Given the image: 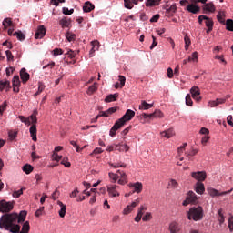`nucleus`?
<instances>
[{
  "label": "nucleus",
  "instance_id": "f257e3e1",
  "mask_svg": "<svg viewBox=\"0 0 233 233\" xmlns=\"http://www.w3.org/2000/svg\"><path fill=\"white\" fill-rule=\"evenodd\" d=\"M17 223V213L5 214L0 218V228L9 230L11 233L21 232V226Z\"/></svg>",
  "mask_w": 233,
  "mask_h": 233
},
{
  "label": "nucleus",
  "instance_id": "f03ea898",
  "mask_svg": "<svg viewBox=\"0 0 233 233\" xmlns=\"http://www.w3.org/2000/svg\"><path fill=\"white\" fill-rule=\"evenodd\" d=\"M187 219L201 221L203 219V208L201 206L191 208L187 212Z\"/></svg>",
  "mask_w": 233,
  "mask_h": 233
},
{
  "label": "nucleus",
  "instance_id": "7ed1b4c3",
  "mask_svg": "<svg viewBox=\"0 0 233 233\" xmlns=\"http://www.w3.org/2000/svg\"><path fill=\"white\" fill-rule=\"evenodd\" d=\"M134 116H136V112H134V110L127 109L125 115L117 121L122 127H125L126 123H128V121H132V119L134 118Z\"/></svg>",
  "mask_w": 233,
  "mask_h": 233
},
{
  "label": "nucleus",
  "instance_id": "20e7f679",
  "mask_svg": "<svg viewBox=\"0 0 233 233\" xmlns=\"http://www.w3.org/2000/svg\"><path fill=\"white\" fill-rule=\"evenodd\" d=\"M14 209V204L12 202H7L6 200L0 201V212L7 214Z\"/></svg>",
  "mask_w": 233,
  "mask_h": 233
},
{
  "label": "nucleus",
  "instance_id": "39448f33",
  "mask_svg": "<svg viewBox=\"0 0 233 233\" xmlns=\"http://www.w3.org/2000/svg\"><path fill=\"white\" fill-rule=\"evenodd\" d=\"M119 188V186L116 184H111L107 186V192L109 198H119L120 194L117 189Z\"/></svg>",
  "mask_w": 233,
  "mask_h": 233
},
{
  "label": "nucleus",
  "instance_id": "423d86ee",
  "mask_svg": "<svg viewBox=\"0 0 233 233\" xmlns=\"http://www.w3.org/2000/svg\"><path fill=\"white\" fill-rule=\"evenodd\" d=\"M142 116L144 119H156V117L161 118L163 117V112H161V110H155L154 113H144Z\"/></svg>",
  "mask_w": 233,
  "mask_h": 233
},
{
  "label": "nucleus",
  "instance_id": "0eeeda50",
  "mask_svg": "<svg viewBox=\"0 0 233 233\" xmlns=\"http://www.w3.org/2000/svg\"><path fill=\"white\" fill-rule=\"evenodd\" d=\"M45 35H46V28L45 25H39L35 34V39H43Z\"/></svg>",
  "mask_w": 233,
  "mask_h": 233
},
{
  "label": "nucleus",
  "instance_id": "6e6552de",
  "mask_svg": "<svg viewBox=\"0 0 233 233\" xmlns=\"http://www.w3.org/2000/svg\"><path fill=\"white\" fill-rule=\"evenodd\" d=\"M118 174V185H127L128 183V178L127 177V173L125 171L117 170Z\"/></svg>",
  "mask_w": 233,
  "mask_h": 233
},
{
  "label": "nucleus",
  "instance_id": "1a4fd4ad",
  "mask_svg": "<svg viewBox=\"0 0 233 233\" xmlns=\"http://www.w3.org/2000/svg\"><path fill=\"white\" fill-rule=\"evenodd\" d=\"M191 177L197 179V181H205L207 179V173L203 171L193 172L191 173Z\"/></svg>",
  "mask_w": 233,
  "mask_h": 233
},
{
  "label": "nucleus",
  "instance_id": "9d476101",
  "mask_svg": "<svg viewBox=\"0 0 233 233\" xmlns=\"http://www.w3.org/2000/svg\"><path fill=\"white\" fill-rule=\"evenodd\" d=\"M128 187L129 188H134V190L132 191V194L134 193L141 194V192L143 191V184L141 182L129 184Z\"/></svg>",
  "mask_w": 233,
  "mask_h": 233
},
{
  "label": "nucleus",
  "instance_id": "9b49d317",
  "mask_svg": "<svg viewBox=\"0 0 233 233\" xmlns=\"http://www.w3.org/2000/svg\"><path fill=\"white\" fill-rule=\"evenodd\" d=\"M190 94H191L193 99H195L196 101H201V96H198L201 94V92L199 91V87L194 86L190 89Z\"/></svg>",
  "mask_w": 233,
  "mask_h": 233
},
{
  "label": "nucleus",
  "instance_id": "f8f14e48",
  "mask_svg": "<svg viewBox=\"0 0 233 233\" xmlns=\"http://www.w3.org/2000/svg\"><path fill=\"white\" fill-rule=\"evenodd\" d=\"M230 192H232V189L228 190V191H224V192H221V193H219L217 189H214V188H209L208 189V194L212 198H216V197H219V196H227V194H230Z\"/></svg>",
  "mask_w": 233,
  "mask_h": 233
},
{
  "label": "nucleus",
  "instance_id": "ddd939ff",
  "mask_svg": "<svg viewBox=\"0 0 233 233\" xmlns=\"http://www.w3.org/2000/svg\"><path fill=\"white\" fill-rule=\"evenodd\" d=\"M161 137H167V139H170V137H174L176 136V131H174V128H168L167 130L162 131L160 133Z\"/></svg>",
  "mask_w": 233,
  "mask_h": 233
},
{
  "label": "nucleus",
  "instance_id": "4468645a",
  "mask_svg": "<svg viewBox=\"0 0 233 233\" xmlns=\"http://www.w3.org/2000/svg\"><path fill=\"white\" fill-rule=\"evenodd\" d=\"M186 10H187V12H190L191 14H199V12L201 11V7L194 4H190L186 7Z\"/></svg>",
  "mask_w": 233,
  "mask_h": 233
},
{
  "label": "nucleus",
  "instance_id": "2eb2a0df",
  "mask_svg": "<svg viewBox=\"0 0 233 233\" xmlns=\"http://www.w3.org/2000/svg\"><path fill=\"white\" fill-rule=\"evenodd\" d=\"M59 25L62 28H70L72 25V20L68 17H64L59 21Z\"/></svg>",
  "mask_w": 233,
  "mask_h": 233
},
{
  "label": "nucleus",
  "instance_id": "dca6fc26",
  "mask_svg": "<svg viewBox=\"0 0 233 233\" xmlns=\"http://www.w3.org/2000/svg\"><path fill=\"white\" fill-rule=\"evenodd\" d=\"M123 126L118 121H116L111 127L109 131V136H111V137H114V136H116V132H117V130H119V128H121Z\"/></svg>",
  "mask_w": 233,
  "mask_h": 233
},
{
  "label": "nucleus",
  "instance_id": "f3484780",
  "mask_svg": "<svg viewBox=\"0 0 233 233\" xmlns=\"http://www.w3.org/2000/svg\"><path fill=\"white\" fill-rule=\"evenodd\" d=\"M181 230V228H179V224L176 221H173L169 225V232L170 233H177Z\"/></svg>",
  "mask_w": 233,
  "mask_h": 233
},
{
  "label": "nucleus",
  "instance_id": "a211bd4d",
  "mask_svg": "<svg viewBox=\"0 0 233 233\" xmlns=\"http://www.w3.org/2000/svg\"><path fill=\"white\" fill-rule=\"evenodd\" d=\"M29 132L33 141H37V127L35 126V124H33L30 127Z\"/></svg>",
  "mask_w": 233,
  "mask_h": 233
},
{
  "label": "nucleus",
  "instance_id": "6ab92c4d",
  "mask_svg": "<svg viewBox=\"0 0 233 233\" xmlns=\"http://www.w3.org/2000/svg\"><path fill=\"white\" fill-rule=\"evenodd\" d=\"M57 205H59V207H60V210L58 211V214H59L60 218H64L66 214V205L63 204V202H61V200L57 201Z\"/></svg>",
  "mask_w": 233,
  "mask_h": 233
},
{
  "label": "nucleus",
  "instance_id": "aec40b11",
  "mask_svg": "<svg viewBox=\"0 0 233 233\" xmlns=\"http://www.w3.org/2000/svg\"><path fill=\"white\" fill-rule=\"evenodd\" d=\"M94 8H96L94 4H92L90 1H87L84 4L83 12H85V13L92 12V10H94Z\"/></svg>",
  "mask_w": 233,
  "mask_h": 233
},
{
  "label": "nucleus",
  "instance_id": "412c9836",
  "mask_svg": "<svg viewBox=\"0 0 233 233\" xmlns=\"http://www.w3.org/2000/svg\"><path fill=\"white\" fill-rule=\"evenodd\" d=\"M20 77L23 83H26L30 79V74L26 73V69L22 68L20 71Z\"/></svg>",
  "mask_w": 233,
  "mask_h": 233
},
{
  "label": "nucleus",
  "instance_id": "4be33fe9",
  "mask_svg": "<svg viewBox=\"0 0 233 233\" xmlns=\"http://www.w3.org/2000/svg\"><path fill=\"white\" fill-rule=\"evenodd\" d=\"M115 112H117V107H111L106 111H102L100 116H102V117H108V116L114 114Z\"/></svg>",
  "mask_w": 233,
  "mask_h": 233
},
{
  "label": "nucleus",
  "instance_id": "5701e85b",
  "mask_svg": "<svg viewBox=\"0 0 233 233\" xmlns=\"http://www.w3.org/2000/svg\"><path fill=\"white\" fill-rule=\"evenodd\" d=\"M225 103V99L217 98L216 100L209 101V106L214 108V106H218V105H223Z\"/></svg>",
  "mask_w": 233,
  "mask_h": 233
},
{
  "label": "nucleus",
  "instance_id": "b1692460",
  "mask_svg": "<svg viewBox=\"0 0 233 233\" xmlns=\"http://www.w3.org/2000/svg\"><path fill=\"white\" fill-rule=\"evenodd\" d=\"M154 106V104H148L147 101L142 100L141 105L139 106V110H149V108H152Z\"/></svg>",
  "mask_w": 233,
  "mask_h": 233
},
{
  "label": "nucleus",
  "instance_id": "393cba45",
  "mask_svg": "<svg viewBox=\"0 0 233 233\" xmlns=\"http://www.w3.org/2000/svg\"><path fill=\"white\" fill-rule=\"evenodd\" d=\"M204 12H214L216 10V7L214 6L213 3H206L203 5Z\"/></svg>",
  "mask_w": 233,
  "mask_h": 233
},
{
  "label": "nucleus",
  "instance_id": "a878e982",
  "mask_svg": "<svg viewBox=\"0 0 233 233\" xmlns=\"http://www.w3.org/2000/svg\"><path fill=\"white\" fill-rule=\"evenodd\" d=\"M117 97H119V94H117V93L113 94V95L111 94L105 98V102L112 103V101H117Z\"/></svg>",
  "mask_w": 233,
  "mask_h": 233
},
{
  "label": "nucleus",
  "instance_id": "bb28decb",
  "mask_svg": "<svg viewBox=\"0 0 233 233\" xmlns=\"http://www.w3.org/2000/svg\"><path fill=\"white\" fill-rule=\"evenodd\" d=\"M26 214L27 213L25 210L20 211V213H19V215H17V218H16L17 223L25 222V219H26Z\"/></svg>",
  "mask_w": 233,
  "mask_h": 233
},
{
  "label": "nucleus",
  "instance_id": "cd10ccee",
  "mask_svg": "<svg viewBox=\"0 0 233 233\" xmlns=\"http://www.w3.org/2000/svg\"><path fill=\"white\" fill-rule=\"evenodd\" d=\"M195 190L197 194H203V192H205V185L201 182H198Z\"/></svg>",
  "mask_w": 233,
  "mask_h": 233
},
{
  "label": "nucleus",
  "instance_id": "c85d7f7f",
  "mask_svg": "<svg viewBox=\"0 0 233 233\" xmlns=\"http://www.w3.org/2000/svg\"><path fill=\"white\" fill-rule=\"evenodd\" d=\"M187 198V201H190L191 203H196V201H198V196L193 191H189Z\"/></svg>",
  "mask_w": 233,
  "mask_h": 233
},
{
  "label": "nucleus",
  "instance_id": "c756f323",
  "mask_svg": "<svg viewBox=\"0 0 233 233\" xmlns=\"http://www.w3.org/2000/svg\"><path fill=\"white\" fill-rule=\"evenodd\" d=\"M115 147H116V148H117V150H119V152H128V150H130V147H128V145H127V144L116 145Z\"/></svg>",
  "mask_w": 233,
  "mask_h": 233
},
{
  "label": "nucleus",
  "instance_id": "7c9ffc66",
  "mask_svg": "<svg viewBox=\"0 0 233 233\" xmlns=\"http://www.w3.org/2000/svg\"><path fill=\"white\" fill-rule=\"evenodd\" d=\"M30 232V222L25 221L23 224L22 230L19 233H28Z\"/></svg>",
  "mask_w": 233,
  "mask_h": 233
},
{
  "label": "nucleus",
  "instance_id": "2f4dec72",
  "mask_svg": "<svg viewBox=\"0 0 233 233\" xmlns=\"http://www.w3.org/2000/svg\"><path fill=\"white\" fill-rule=\"evenodd\" d=\"M124 6L127 10H132L134 8V3L131 0H124Z\"/></svg>",
  "mask_w": 233,
  "mask_h": 233
},
{
  "label": "nucleus",
  "instance_id": "473e14b6",
  "mask_svg": "<svg viewBox=\"0 0 233 233\" xmlns=\"http://www.w3.org/2000/svg\"><path fill=\"white\" fill-rule=\"evenodd\" d=\"M226 29L228 30V32H233V20L228 19L226 21Z\"/></svg>",
  "mask_w": 233,
  "mask_h": 233
},
{
  "label": "nucleus",
  "instance_id": "72a5a7b5",
  "mask_svg": "<svg viewBox=\"0 0 233 233\" xmlns=\"http://www.w3.org/2000/svg\"><path fill=\"white\" fill-rule=\"evenodd\" d=\"M13 35H15V36L16 35L18 41H25V39L26 37V36H25V34H23V32H21V31L15 32L13 34Z\"/></svg>",
  "mask_w": 233,
  "mask_h": 233
},
{
  "label": "nucleus",
  "instance_id": "f704fd0d",
  "mask_svg": "<svg viewBox=\"0 0 233 233\" xmlns=\"http://www.w3.org/2000/svg\"><path fill=\"white\" fill-rule=\"evenodd\" d=\"M168 187L169 188H177V187H179V183H177V180L176 179H171L169 182H168Z\"/></svg>",
  "mask_w": 233,
  "mask_h": 233
},
{
  "label": "nucleus",
  "instance_id": "c9c22d12",
  "mask_svg": "<svg viewBox=\"0 0 233 233\" xmlns=\"http://www.w3.org/2000/svg\"><path fill=\"white\" fill-rule=\"evenodd\" d=\"M206 26L207 28H209V30L214 28V21H212V19H210L208 16L206 18Z\"/></svg>",
  "mask_w": 233,
  "mask_h": 233
},
{
  "label": "nucleus",
  "instance_id": "e433bc0d",
  "mask_svg": "<svg viewBox=\"0 0 233 233\" xmlns=\"http://www.w3.org/2000/svg\"><path fill=\"white\" fill-rule=\"evenodd\" d=\"M96 90H97V84H93L87 89L88 96H92V94H94V92H96Z\"/></svg>",
  "mask_w": 233,
  "mask_h": 233
},
{
  "label": "nucleus",
  "instance_id": "4c0bfd02",
  "mask_svg": "<svg viewBox=\"0 0 233 233\" xmlns=\"http://www.w3.org/2000/svg\"><path fill=\"white\" fill-rule=\"evenodd\" d=\"M225 11H219L218 14L217 15V19L219 21V23H224L225 22Z\"/></svg>",
  "mask_w": 233,
  "mask_h": 233
},
{
  "label": "nucleus",
  "instance_id": "58836bf2",
  "mask_svg": "<svg viewBox=\"0 0 233 233\" xmlns=\"http://www.w3.org/2000/svg\"><path fill=\"white\" fill-rule=\"evenodd\" d=\"M34 170V167H32L30 164H26L23 167V171L26 174H30Z\"/></svg>",
  "mask_w": 233,
  "mask_h": 233
},
{
  "label": "nucleus",
  "instance_id": "ea45409f",
  "mask_svg": "<svg viewBox=\"0 0 233 233\" xmlns=\"http://www.w3.org/2000/svg\"><path fill=\"white\" fill-rule=\"evenodd\" d=\"M184 41H185V50H188V46L192 45V42L190 41V37H188V35H185Z\"/></svg>",
  "mask_w": 233,
  "mask_h": 233
},
{
  "label": "nucleus",
  "instance_id": "a19ab883",
  "mask_svg": "<svg viewBox=\"0 0 233 233\" xmlns=\"http://www.w3.org/2000/svg\"><path fill=\"white\" fill-rule=\"evenodd\" d=\"M91 45L93 46L91 49V52H96V50H99V41L97 40L92 41Z\"/></svg>",
  "mask_w": 233,
  "mask_h": 233
},
{
  "label": "nucleus",
  "instance_id": "79ce46f5",
  "mask_svg": "<svg viewBox=\"0 0 233 233\" xmlns=\"http://www.w3.org/2000/svg\"><path fill=\"white\" fill-rule=\"evenodd\" d=\"M26 190V187H22L21 189L17 190V191H14L13 192V198H19L21 196H23V191Z\"/></svg>",
  "mask_w": 233,
  "mask_h": 233
},
{
  "label": "nucleus",
  "instance_id": "37998d69",
  "mask_svg": "<svg viewBox=\"0 0 233 233\" xmlns=\"http://www.w3.org/2000/svg\"><path fill=\"white\" fill-rule=\"evenodd\" d=\"M66 39H67V41L72 42V41H76V35L75 34H72L70 32H67L66 34Z\"/></svg>",
  "mask_w": 233,
  "mask_h": 233
},
{
  "label": "nucleus",
  "instance_id": "c03bdc74",
  "mask_svg": "<svg viewBox=\"0 0 233 233\" xmlns=\"http://www.w3.org/2000/svg\"><path fill=\"white\" fill-rule=\"evenodd\" d=\"M108 176H109V178L111 179V183H116L117 182L118 175H116L115 173H112V172H109Z\"/></svg>",
  "mask_w": 233,
  "mask_h": 233
},
{
  "label": "nucleus",
  "instance_id": "a18cd8bd",
  "mask_svg": "<svg viewBox=\"0 0 233 233\" xmlns=\"http://www.w3.org/2000/svg\"><path fill=\"white\" fill-rule=\"evenodd\" d=\"M160 1L161 0H147L146 6H156V5H159Z\"/></svg>",
  "mask_w": 233,
  "mask_h": 233
},
{
  "label": "nucleus",
  "instance_id": "49530a36",
  "mask_svg": "<svg viewBox=\"0 0 233 233\" xmlns=\"http://www.w3.org/2000/svg\"><path fill=\"white\" fill-rule=\"evenodd\" d=\"M12 83H13V86H20L21 80H19V76H14Z\"/></svg>",
  "mask_w": 233,
  "mask_h": 233
},
{
  "label": "nucleus",
  "instance_id": "de8ad7c7",
  "mask_svg": "<svg viewBox=\"0 0 233 233\" xmlns=\"http://www.w3.org/2000/svg\"><path fill=\"white\" fill-rule=\"evenodd\" d=\"M6 86H10V81L8 80L0 81V90H5Z\"/></svg>",
  "mask_w": 233,
  "mask_h": 233
},
{
  "label": "nucleus",
  "instance_id": "09e8293b",
  "mask_svg": "<svg viewBox=\"0 0 233 233\" xmlns=\"http://www.w3.org/2000/svg\"><path fill=\"white\" fill-rule=\"evenodd\" d=\"M12 25V18H5L4 21H3V26L4 28H8V26H11Z\"/></svg>",
  "mask_w": 233,
  "mask_h": 233
},
{
  "label": "nucleus",
  "instance_id": "8fccbe9b",
  "mask_svg": "<svg viewBox=\"0 0 233 233\" xmlns=\"http://www.w3.org/2000/svg\"><path fill=\"white\" fill-rule=\"evenodd\" d=\"M193 104H194V102L192 101V96H190V94H187L186 96V105L187 106H192Z\"/></svg>",
  "mask_w": 233,
  "mask_h": 233
},
{
  "label": "nucleus",
  "instance_id": "3c124183",
  "mask_svg": "<svg viewBox=\"0 0 233 233\" xmlns=\"http://www.w3.org/2000/svg\"><path fill=\"white\" fill-rule=\"evenodd\" d=\"M188 63H190L191 61H195L196 63H198V52H194L191 56H189L187 58Z\"/></svg>",
  "mask_w": 233,
  "mask_h": 233
},
{
  "label": "nucleus",
  "instance_id": "603ef678",
  "mask_svg": "<svg viewBox=\"0 0 233 233\" xmlns=\"http://www.w3.org/2000/svg\"><path fill=\"white\" fill-rule=\"evenodd\" d=\"M43 90H45V84H43V82H39L38 83V90L35 94V96H39V94H41V92H43Z\"/></svg>",
  "mask_w": 233,
  "mask_h": 233
},
{
  "label": "nucleus",
  "instance_id": "864d4df0",
  "mask_svg": "<svg viewBox=\"0 0 233 233\" xmlns=\"http://www.w3.org/2000/svg\"><path fill=\"white\" fill-rule=\"evenodd\" d=\"M53 56H54V57H57V56H63V49H61V48H55L53 50Z\"/></svg>",
  "mask_w": 233,
  "mask_h": 233
},
{
  "label": "nucleus",
  "instance_id": "5fc2aeb1",
  "mask_svg": "<svg viewBox=\"0 0 233 233\" xmlns=\"http://www.w3.org/2000/svg\"><path fill=\"white\" fill-rule=\"evenodd\" d=\"M19 119L22 123H25V125H31L32 124V122L30 121V118H26L23 116H20Z\"/></svg>",
  "mask_w": 233,
  "mask_h": 233
},
{
  "label": "nucleus",
  "instance_id": "6e6d98bb",
  "mask_svg": "<svg viewBox=\"0 0 233 233\" xmlns=\"http://www.w3.org/2000/svg\"><path fill=\"white\" fill-rule=\"evenodd\" d=\"M43 212H45V207H41L38 210L35 211V218H41V216H43Z\"/></svg>",
  "mask_w": 233,
  "mask_h": 233
},
{
  "label": "nucleus",
  "instance_id": "4d7b16f0",
  "mask_svg": "<svg viewBox=\"0 0 233 233\" xmlns=\"http://www.w3.org/2000/svg\"><path fill=\"white\" fill-rule=\"evenodd\" d=\"M177 10V7L176 6V4H173L169 6V9L167 10V14H176Z\"/></svg>",
  "mask_w": 233,
  "mask_h": 233
},
{
  "label": "nucleus",
  "instance_id": "13d9d810",
  "mask_svg": "<svg viewBox=\"0 0 233 233\" xmlns=\"http://www.w3.org/2000/svg\"><path fill=\"white\" fill-rule=\"evenodd\" d=\"M63 14L65 15H72V14H74V9H68V7H64L63 8Z\"/></svg>",
  "mask_w": 233,
  "mask_h": 233
},
{
  "label": "nucleus",
  "instance_id": "bf43d9fd",
  "mask_svg": "<svg viewBox=\"0 0 233 233\" xmlns=\"http://www.w3.org/2000/svg\"><path fill=\"white\" fill-rule=\"evenodd\" d=\"M150 219H152V213L150 212H147L142 218V221H150Z\"/></svg>",
  "mask_w": 233,
  "mask_h": 233
},
{
  "label": "nucleus",
  "instance_id": "052dcab7",
  "mask_svg": "<svg viewBox=\"0 0 233 233\" xmlns=\"http://www.w3.org/2000/svg\"><path fill=\"white\" fill-rule=\"evenodd\" d=\"M119 81H120V88H123L125 86V83L127 81V78L124 76H118Z\"/></svg>",
  "mask_w": 233,
  "mask_h": 233
},
{
  "label": "nucleus",
  "instance_id": "680f3d73",
  "mask_svg": "<svg viewBox=\"0 0 233 233\" xmlns=\"http://www.w3.org/2000/svg\"><path fill=\"white\" fill-rule=\"evenodd\" d=\"M5 55L7 57V61H14V55H12V51L10 50L5 51Z\"/></svg>",
  "mask_w": 233,
  "mask_h": 233
},
{
  "label": "nucleus",
  "instance_id": "e2e57ef3",
  "mask_svg": "<svg viewBox=\"0 0 233 233\" xmlns=\"http://www.w3.org/2000/svg\"><path fill=\"white\" fill-rule=\"evenodd\" d=\"M61 165H64L65 167H66V168H70L71 167L70 162H68V158H63L61 161Z\"/></svg>",
  "mask_w": 233,
  "mask_h": 233
},
{
  "label": "nucleus",
  "instance_id": "0e129e2a",
  "mask_svg": "<svg viewBox=\"0 0 233 233\" xmlns=\"http://www.w3.org/2000/svg\"><path fill=\"white\" fill-rule=\"evenodd\" d=\"M6 106H8V104H6V102H4L0 106V116H3V112H5V110H6Z\"/></svg>",
  "mask_w": 233,
  "mask_h": 233
},
{
  "label": "nucleus",
  "instance_id": "69168bd1",
  "mask_svg": "<svg viewBox=\"0 0 233 233\" xmlns=\"http://www.w3.org/2000/svg\"><path fill=\"white\" fill-rule=\"evenodd\" d=\"M228 228L230 232L233 230V216L228 218Z\"/></svg>",
  "mask_w": 233,
  "mask_h": 233
},
{
  "label": "nucleus",
  "instance_id": "338daca9",
  "mask_svg": "<svg viewBox=\"0 0 233 233\" xmlns=\"http://www.w3.org/2000/svg\"><path fill=\"white\" fill-rule=\"evenodd\" d=\"M133 208H131V206H127V208L124 209L123 214H125L126 216L130 214L132 212Z\"/></svg>",
  "mask_w": 233,
  "mask_h": 233
},
{
  "label": "nucleus",
  "instance_id": "774afa93",
  "mask_svg": "<svg viewBox=\"0 0 233 233\" xmlns=\"http://www.w3.org/2000/svg\"><path fill=\"white\" fill-rule=\"evenodd\" d=\"M59 190H55L52 194V199L56 200V199H58L59 198Z\"/></svg>",
  "mask_w": 233,
  "mask_h": 233
}]
</instances>
